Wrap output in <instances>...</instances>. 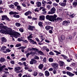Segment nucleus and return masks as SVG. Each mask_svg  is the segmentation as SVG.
I'll return each mask as SVG.
<instances>
[{"instance_id": "obj_1", "label": "nucleus", "mask_w": 77, "mask_h": 77, "mask_svg": "<svg viewBox=\"0 0 77 77\" xmlns=\"http://www.w3.org/2000/svg\"><path fill=\"white\" fill-rule=\"evenodd\" d=\"M2 29H2L1 30V32L3 33L5 32L8 34H9L10 35L11 37H12V36H13L15 38H17L18 36H20V34L17 32L15 31H12V30H8L7 29H8V28L6 26H4Z\"/></svg>"}, {"instance_id": "obj_2", "label": "nucleus", "mask_w": 77, "mask_h": 77, "mask_svg": "<svg viewBox=\"0 0 77 77\" xmlns=\"http://www.w3.org/2000/svg\"><path fill=\"white\" fill-rule=\"evenodd\" d=\"M57 16L55 14H54V15L53 22H55V23H56V22H60V21H62V18L60 17L57 18Z\"/></svg>"}, {"instance_id": "obj_3", "label": "nucleus", "mask_w": 77, "mask_h": 77, "mask_svg": "<svg viewBox=\"0 0 77 77\" xmlns=\"http://www.w3.org/2000/svg\"><path fill=\"white\" fill-rule=\"evenodd\" d=\"M19 14V13H17L15 11H11L9 13L10 15H14L13 16V17L16 18H19L20 17V15H17V14Z\"/></svg>"}, {"instance_id": "obj_4", "label": "nucleus", "mask_w": 77, "mask_h": 77, "mask_svg": "<svg viewBox=\"0 0 77 77\" xmlns=\"http://www.w3.org/2000/svg\"><path fill=\"white\" fill-rule=\"evenodd\" d=\"M46 18L47 20H48L51 21H53V19L54 18V15L53 16H49L48 15L46 17Z\"/></svg>"}, {"instance_id": "obj_5", "label": "nucleus", "mask_w": 77, "mask_h": 77, "mask_svg": "<svg viewBox=\"0 0 77 77\" xmlns=\"http://www.w3.org/2000/svg\"><path fill=\"white\" fill-rule=\"evenodd\" d=\"M21 69V67H16L14 68V71L16 72L17 74H18V73H20V71H19Z\"/></svg>"}, {"instance_id": "obj_6", "label": "nucleus", "mask_w": 77, "mask_h": 77, "mask_svg": "<svg viewBox=\"0 0 77 77\" xmlns=\"http://www.w3.org/2000/svg\"><path fill=\"white\" fill-rule=\"evenodd\" d=\"M51 65L53 68H55V69H57L59 67V64L56 63H52L51 64Z\"/></svg>"}, {"instance_id": "obj_7", "label": "nucleus", "mask_w": 77, "mask_h": 77, "mask_svg": "<svg viewBox=\"0 0 77 77\" xmlns=\"http://www.w3.org/2000/svg\"><path fill=\"white\" fill-rule=\"evenodd\" d=\"M29 63L31 65H33V64H35L36 63H37V61L36 60L34 59H31Z\"/></svg>"}, {"instance_id": "obj_8", "label": "nucleus", "mask_w": 77, "mask_h": 77, "mask_svg": "<svg viewBox=\"0 0 77 77\" xmlns=\"http://www.w3.org/2000/svg\"><path fill=\"white\" fill-rule=\"evenodd\" d=\"M70 23V22L69 20H68L67 21H64L63 22L62 24L63 25H64V26H68Z\"/></svg>"}, {"instance_id": "obj_9", "label": "nucleus", "mask_w": 77, "mask_h": 77, "mask_svg": "<svg viewBox=\"0 0 77 77\" xmlns=\"http://www.w3.org/2000/svg\"><path fill=\"white\" fill-rule=\"evenodd\" d=\"M1 44H3L4 42H6L7 41V40L6 38L4 37H2L1 38Z\"/></svg>"}, {"instance_id": "obj_10", "label": "nucleus", "mask_w": 77, "mask_h": 77, "mask_svg": "<svg viewBox=\"0 0 77 77\" xmlns=\"http://www.w3.org/2000/svg\"><path fill=\"white\" fill-rule=\"evenodd\" d=\"M25 48H26V46H21L18 48L19 50H21V51L22 53L24 52V49H25Z\"/></svg>"}, {"instance_id": "obj_11", "label": "nucleus", "mask_w": 77, "mask_h": 77, "mask_svg": "<svg viewBox=\"0 0 77 77\" xmlns=\"http://www.w3.org/2000/svg\"><path fill=\"white\" fill-rule=\"evenodd\" d=\"M66 74L68 75H69V77H72V76H74V74L72 73L69 72H66Z\"/></svg>"}, {"instance_id": "obj_12", "label": "nucleus", "mask_w": 77, "mask_h": 77, "mask_svg": "<svg viewBox=\"0 0 77 77\" xmlns=\"http://www.w3.org/2000/svg\"><path fill=\"white\" fill-rule=\"evenodd\" d=\"M45 20V16L41 15L39 16V20L40 21L44 20Z\"/></svg>"}, {"instance_id": "obj_13", "label": "nucleus", "mask_w": 77, "mask_h": 77, "mask_svg": "<svg viewBox=\"0 0 77 77\" xmlns=\"http://www.w3.org/2000/svg\"><path fill=\"white\" fill-rule=\"evenodd\" d=\"M60 66H63L64 65L65 63L63 61H60L58 62Z\"/></svg>"}, {"instance_id": "obj_14", "label": "nucleus", "mask_w": 77, "mask_h": 77, "mask_svg": "<svg viewBox=\"0 0 77 77\" xmlns=\"http://www.w3.org/2000/svg\"><path fill=\"white\" fill-rule=\"evenodd\" d=\"M45 74L46 77H48L50 75V73L48 71L46 70L45 71Z\"/></svg>"}, {"instance_id": "obj_15", "label": "nucleus", "mask_w": 77, "mask_h": 77, "mask_svg": "<svg viewBox=\"0 0 77 77\" xmlns=\"http://www.w3.org/2000/svg\"><path fill=\"white\" fill-rule=\"evenodd\" d=\"M43 67H44V65L43 64H40L38 66V69H41V70L42 69Z\"/></svg>"}, {"instance_id": "obj_16", "label": "nucleus", "mask_w": 77, "mask_h": 77, "mask_svg": "<svg viewBox=\"0 0 77 77\" xmlns=\"http://www.w3.org/2000/svg\"><path fill=\"white\" fill-rule=\"evenodd\" d=\"M6 62V59L2 57L0 59V63H2V62Z\"/></svg>"}, {"instance_id": "obj_17", "label": "nucleus", "mask_w": 77, "mask_h": 77, "mask_svg": "<svg viewBox=\"0 0 77 77\" xmlns=\"http://www.w3.org/2000/svg\"><path fill=\"white\" fill-rule=\"evenodd\" d=\"M51 11L52 14H54L56 12V8L54 7L52 8L51 10Z\"/></svg>"}, {"instance_id": "obj_18", "label": "nucleus", "mask_w": 77, "mask_h": 77, "mask_svg": "<svg viewBox=\"0 0 77 77\" xmlns=\"http://www.w3.org/2000/svg\"><path fill=\"white\" fill-rule=\"evenodd\" d=\"M35 27L34 26H32L30 25L28 26V29L30 30H33L34 29Z\"/></svg>"}, {"instance_id": "obj_19", "label": "nucleus", "mask_w": 77, "mask_h": 77, "mask_svg": "<svg viewBox=\"0 0 77 77\" xmlns=\"http://www.w3.org/2000/svg\"><path fill=\"white\" fill-rule=\"evenodd\" d=\"M59 5L61 6H65L66 5V4L64 2H60L59 3Z\"/></svg>"}, {"instance_id": "obj_20", "label": "nucleus", "mask_w": 77, "mask_h": 77, "mask_svg": "<svg viewBox=\"0 0 77 77\" xmlns=\"http://www.w3.org/2000/svg\"><path fill=\"white\" fill-rule=\"evenodd\" d=\"M29 14H32V12L30 11H28V12H26L24 14L26 16H28Z\"/></svg>"}, {"instance_id": "obj_21", "label": "nucleus", "mask_w": 77, "mask_h": 77, "mask_svg": "<svg viewBox=\"0 0 77 77\" xmlns=\"http://www.w3.org/2000/svg\"><path fill=\"white\" fill-rule=\"evenodd\" d=\"M36 6L37 7H40L42 5L41 2H37L36 3Z\"/></svg>"}, {"instance_id": "obj_22", "label": "nucleus", "mask_w": 77, "mask_h": 77, "mask_svg": "<svg viewBox=\"0 0 77 77\" xmlns=\"http://www.w3.org/2000/svg\"><path fill=\"white\" fill-rule=\"evenodd\" d=\"M33 51H35V52L38 53V52L39 51V49L36 48H33Z\"/></svg>"}, {"instance_id": "obj_23", "label": "nucleus", "mask_w": 77, "mask_h": 77, "mask_svg": "<svg viewBox=\"0 0 77 77\" xmlns=\"http://www.w3.org/2000/svg\"><path fill=\"white\" fill-rule=\"evenodd\" d=\"M6 66L5 65L2 66V65L0 64V68L1 69H4L5 68Z\"/></svg>"}, {"instance_id": "obj_24", "label": "nucleus", "mask_w": 77, "mask_h": 77, "mask_svg": "<svg viewBox=\"0 0 77 77\" xmlns=\"http://www.w3.org/2000/svg\"><path fill=\"white\" fill-rule=\"evenodd\" d=\"M7 17V16H6V15L3 16L2 17V21L5 20V19H6V18Z\"/></svg>"}, {"instance_id": "obj_25", "label": "nucleus", "mask_w": 77, "mask_h": 77, "mask_svg": "<svg viewBox=\"0 0 77 77\" xmlns=\"http://www.w3.org/2000/svg\"><path fill=\"white\" fill-rule=\"evenodd\" d=\"M33 51V48H29L27 49V50L26 51V52H29V51Z\"/></svg>"}, {"instance_id": "obj_26", "label": "nucleus", "mask_w": 77, "mask_h": 77, "mask_svg": "<svg viewBox=\"0 0 77 77\" xmlns=\"http://www.w3.org/2000/svg\"><path fill=\"white\" fill-rule=\"evenodd\" d=\"M15 26L17 27H20V26H21V23L17 22L15 23Z\"/></svg>"}, {"instance_id": "obj_27", "label": "nucleus", "mask_w": 77, "mask_h": 77, "mask_svg": "<svg viewBox=\"0 0 77 77\" xmlns=\"http://www.w3.org/2000/svg\"><path fill=\"white\" fill-rule=\"evenodd\" d=\"M6 49V47L3 46L2 47L1 49L2 50V51H3V50H5Z\"/></svg>"}, {"instance_id": "obj_28", "label": "nucleus", "mask_w": 77, "mask_h": 77, "mask_svg": "<svg viewBox=\"0 0 77 77\" xmlns=\"http://www.w3.org/2000/svg\"><path fill=\"white\" fill-rule=\"evenodd\" d=\"M38 53L39 54H41V55H43V56H44V54L43 52L41 51H38Z\"/></svg>"}, {"instance_id": "obj_29", "label": "nucleus", "mask_w": 77, "mask_h": 77, "mask_svg": "<svg viewBox=\"0 0 77 77\" xmlns=\"http://www.w3.org/2000/svg\"><path fill=\"white\" fill-rule=\"evenodd\" d=\"M38 25L40 27H43V25H42V23L41 22H39L38 23Z\"/></svg>"}, {"instance_id": "obj_30", "label": "nucleus", "mask_w": 77, "mask_h": 77, "mask_svg": "<svg viewBox=\"0 0 77 77\" xmlns=\"http://www.w3.org/2000/svg\"><path fill=\"white\" fill-rule=\"evenodd\" d=\"M72 5L74 7H75V6L77 5V2H73L72 3Z\"/></svg>"}, {"instance_id": "obj_31", "label": "nucleus", "mask_w": 77, "mask_h": 77, "mask_svg": "<svg viewBox=\"0 0 77 77\" xmlns=\"http://www.w3.org/2000/svg\"><path fill=\"white\" fill-rule=\"evenodd\" d=\"M48 60L50 62H53L54 60L51 58H50Z\"/></svg>"}, {"instance_id": "obj_32", "label": "nucleus", "mask_w": 77, "mask_h": 77, "mask_svg": "<svg viewBox=\"0 0 77 77\" xmlns=\"http://www.w3.org/2000/svg\"><path fill=\"white\" fill-rule=\"evenodd\" d=\"M52 72L54 74H57V70L56 69H54Z\"/></svg>"}, {"instance_id": "obj_33", "label": "nucleus", "mask_w": 77, "mask_h": 77, "mask_svg": "<svg viewBox=\"0 0 77 77\" xmlns=\"http://www.w3.org/2000/svg\"><path fill=\"white\" fill-rule=\"evenodd\" d=\"M19 30L21 32H24V29L22 28H20L19 29Z\"/></svg>"}, {"instance_id": "obj_34", "label": "nucleus", "mask_w": 77, "mask_h": 77, "mask_svg": "<svg viewBox=\"0 0 77 77\" xmlns=\"http://www.w3.org/2000/svg\"><path fill=\"white\" fill-rule=\"evenodd\" d=\"M62 56H63L64 59H67L68 57L66 56H65L64 55H61Z\"/></svg>"}, {"instance_id": "obj_35", "label": "nucleus", "mask_w": 77, "mask_h": 77, "mask_svg": "<svg viewBox=\"0 0 77 77\" xmlns=\"http://www.w3.org/2000/svg\"><path fill=\"white\" fill-rule=\"evenodd\" d=\"M31 54V52H29L27 53L26 54V56L27 58H28L29 57V56H30Z\"/></svg>"}, {"instance_id": "obj_36", "label": "nucleus", "mask_w": 77, "mask_h": 77, "mask_svg": "<svg viewBox=\"0 0 77 77\" xmlns=\"http://www.w3.org/2000/svg\"><path fill=\"white\" fill-rule=\"evenodd\" d=\"M66 69H67L69 71H71V69H72L71 67L69 66L67 67Z\"/></svg>"}, {"instance_id": "obj_37", "label": "nucleus", "mask_w": 77, "mask_h": 77, "mask_svg": "<svg viewBox=\"0 0 77 77\" xmlns=\"http://www.w3.org/2000/svg\"><path fill=\"white\" fill-rule=\"evenodd\" d=\"M32 20H33V21H36V20H38V18H35V17H32Z\"/></svg>"}, {"instance_id": "obj_38", "label": "nucleus", "mask_w": 77, "mask_h": 77, "mask_svg": "<svg viewBox=\"0 0 77 77\" xmlns=\"http://www.w3.org/2000/svg\"><path fill=\"white\" fill-rule=\"evenodd\" d=\"M45 29H51V26H47L45 27Z\"/></svg>"}, {"instance_id": "obj_39", "label": "nucleus", "mask_w": 77, "mask_h": 77, "mask_svg": "<svg viewBox=\"0 0 77 77\" xmlns=\"http://www.w3.org/2000/svg\"><path fill=\"white\" fill-rule=\"evenodd\" d=\"M28 39V41H29L30 42H31V43H32L34 41L33 40H32V39L31 38H30Z\"/></svg>"}, {"instance_id": "obj_40", "label": "nucleus", "mask_w": 77, "mask_h": 77, "mask_svg": "<svg viewBox=\"0 0 77 77\" xmlns=\"http://www.w3.org/2000/svg\"><path fill=\"white\" fill-rule=\"evenodd\" d=\"M34 76H36L38 75V73L36 72H34V73L33 74Z\"/></svg>"}, {"instance_id": "obj_41", "label": "nucleus", "mask_w": 77, "mask_h": 77, "mask_svg": "<svg viewBox=\"0 0 77 77\" xmlns=\"http://www.w3.org/2000/svg\"><path fill=\"white\" fill-rule=\"evenodd\" d=\"M53 5L54 6H58V4L54 2L53 3Z\"/></svg>"}, {"instance_id": "obj_42", "label": "nucleus", "mask_w": 77, "mask_h": 77, "mask_svg": "<svg viewBox=\"0 0 77 77\" xmlns=\"http://www.w3.org/2000/svg\"><path fill=\"white\" fill-rule=\"evenodd\" d=\"M10 8H15V6H14V5H10Z\"/></svg>"}, {"instance_id": "obj_43", "label": "nucleus", "mask_w": 77, "mask_h": 77, "mask_svg": "<svg viewBox=\"0 0 77 77\" xmlns=\"http://www.w3.org/2000/svg\"><path fill=\"white\" fill-rule=\"evenodd\" d=\"M43 61L44 62H45V63L47 61V58L45 57L44 58L43 60Z\"/></svg>"}, {"instance_id": "obj_44", "label": "nucleus", "mask_w": 77, "mask_h": 77, "mask_svg": "<svg viewBox=\"0 0 77 77\" xmlns=\"http://www.w3.org/2000/svg\"><path fill=\"white\" fill-rule=\"evenodd\" d=\"M47 48V46H44L42 47V49L43 50H46Z\"/></svg>"}, {"instance_id": "obj_45", "label": "nucleus", "mask_w": 77, "mask_h": 77, "mask_svg": "<svg viewBox=\"0 0 77 77\" xmlns=\"http://www.w3.org/2000/svg\"><path fill=\"white\" fill-rule=\"evenodd\" d=\"M10 63H11V64H13V65H14L15 64V61L14 60H11L10 61Z\"/></svg>"}, {"instance_id": "obj_46", "label": "nucleus", "mask_w": 77, "mask_h": 77, "mask_svg": "<svg viewBox=\"0 0 77 77\" xmlns=\"http://www.w3.org/2000/svg\"><path fill=\"white\" fill-rule=\"evenodd\" d=\"M54 52L55 53H57L58 54H61V53H60V52H59V51H54Z\"/></svg>"}, {"instance_id": "obj_47", "label": "nucleus", "mask_w": 77, "mask_h": 77, "mask_svg": "<svg viewBox=\"0 0 77 77\" xmlns=\"http://www.w3.org/2000/svg\"><path fill=\"white\" fill-rule=\"evenodd\" d=\"M49 55H52V56H53L54 55V53L52 51L50 52L49 53Z\"/></svg>"}, {"instance_id": "obj_48", "label": "nucleus", "mask_w": 77, "mask_h": 77, "mask_svg": "<svg viewBox=\"0 0 77 77\" xmlns=\"http://www.w3.org/2000/svg\"><path fill=\"white\" fill-rule=\"evenodd\" d=\"M33 38V36L30 35L27 37L28 39H31L30 38Z\"/></svg>"}, {"instance_id": "obj_49", "label": "nucleus", "mask_w": 77, "mask_h": 77, "mask_svg": "<svg viewBox=\"0 0 77 77\" xmlns=\"http://www.w3.org/2000/svg\"><path fill=\"white\" fill-rule=\"evenodd\" d=\"M51 6L49 5H47V8L48 9V10H50V9Z\"/></svg>"}, {"instance_id": "obj_50", "label": "nucleus", "mask_w": 77, "mask_h": 77, "mask_svg": "<svg viewBox=\"0 0 77 77\" xmlns=\"http://www.w3.org/2000/svg\"><path fill=\"white\" fill-rule=\"evenodd\" d=\"M20 46H21V44H17L16 45L15 47H20Z\"/></svg>"}, {"instance_id": "obj_51", "label": "nucleus", "mask_w": 77, "mask_h": 77, "mask_svg": "<svg viewBox=\"0 0 77 77\" xmlns=\"http://www.w3.org/2000/svg\"><path fill=\"white\" fill-rule=\"evenodd\" d=\"M47 2L44 0H43L42 1V4H46Z\"/></svg>"}, {"instance_id": "obj_52", "label": "nucleus", "mask_w": 77, "mask_h": 77, "mask_svg": "<svg viewBox=\"0 0 77 77\" xmlns=\"http://www.w3.org/2000/svg\"><path fill=\"white\" fill-rule=\"evenodd\" d=\"M17 9L18 10H20V9H21V7H20V6L18 5L17 6Z\"/></svg>"}, {"instance_id": "obj_53", "label": "nucleus", "mask_w": 77, "mask_h": 77, "mask_svg": "<svg viewBox=\"0 0 77 77\" xmlns=\"http://www.w3.org/2000/svg\"><path fill=\"white\" fill-rule=\"evenodd\" d=\"M22 41H23V42H24V43H28V41L27 40H23Z\"/></svg>"}, {"instance_id": "obj_54", "label": "nucleus", "mask_w": 77, "mask_h": 77, "mask_svg": "<svg viewBox=\"0 0 77 77\" xmlns=\"http://www.w3.org/2000/svg\"><path fill=\"white\" fill-rule=\"evenodd\" d=\"M18 3L17 2H15L14 3V5L15 6H18Z\"/></svg>"}, {"instance_id": "obj_55", "label": "nucleus", "mask_w": 77, "mask_h": 77, "mask_svg": "<svg viewBox=\"0 0 77 77\" xmlns=\"http://www.w3.org/2000/svg\"><path fill=\"white\" fill-rule=\"evenodd\" d=\"M26 60V58L23 57L21 59L22 61H25Z\"/></svg>"}, {"instance_id": "obj_56", "label": "nucleus", "mask_w": 77, "mask_h": 77, "mask_svg": "<svg viewBox=\"0 0 77 77\" xmlns=\"http://www.w3.org/2000/svg\"><path fill=\"white\" fill-rule=\"evenodd\" d=\"M39 75L40 76H44V74L43 73H41V72H40L39 73Z\"/></svg>"}, {"instance_id": "obj_57", "label": "nucleus", "mask_w": 77, "mask_h": 77, "mask_svg": "<svg viewBox=\"0 0 77 77\" xmlns=\"http://www.w3.org/2000/svg\"><path fill=\"white\" fill-rule=\"evenodd\" d=\"M18 41H19V42H20L21 41H23V40H22L21 38H18Z\"/></svg>"}, {"instance_id": "obj_58", "label": "nucleus", "mask_w": 77, "mask_h": 77, "mask_svg": "<svg viewBox=\"0 0 77 77\" xmlns=\"http://www.w3.org/2000/svg\"><path fill=\"white\" fill-rule=\"evenodd\" d=\"M47 4H49V5H51V4H52V2L51 1H49L47 2Z\"/></svg>"}, {"instance_id": "obj_59", "label": "nucleus", "mask_w": 77, "mask_h": 77, "mask_svg": "<svg viewBox=\"0 0 77 77\" xmlns=\"http://www.w3.org/2000/svg\"><path fill=\"white\" fill-rule=\"evenodd\" d=\"M18 64L21 66H23V63H21V62H19L18 63Z\"/></svg>"}, {"instance_id": "obj_60", "label": "nucleus", "mask_w": 77, "mask_h": 77, "mask_svg": "<svg viewBox=\"0 0 77 77\" xmlns=\"http://www.w3.org/2000/svg\"><path fill=\"white\" fill-rule=\"evenodd\" d=\"M61 38L62 40H63V39H65V37H64L63 35H62L61 36Z\"/></svg>"}, {"instance_id": "obj_61", "label": "nucleus", "mask_w": 77, "mask_h": 77, "mask_svg": "<svg viewBox=\"0 0 77 77\" xmlns=\"http://www.w3.org/2000/svg\"><path fill=\"white\" fill-rule=\"evenodd\" d=\"M30 3L32 4V5H34L35 2L33 1H31L30 2Z\"/></svg>"}, {"instance_id": "obj_62", "label": "nucleus", "mask_w": 77, "mask_h": 77, "mask_svg": "<svg viewBox=\"0 0 77 77\" xmlns=\"http://www.w3.org/2000/svg\"><path fill=\"white\" fill-rule=\"evenodd\" d=\"M22 5L23 7H25V8H26V4H24V3H22Z\"/></svg>"}, {"instance_id": "obj_63", "label": "nucleus", "mask_w": 77, "mask_h": 77, "mask_svg": "<svg viewBox=\"0 0 77 77\" xmlns=\"http://www.w3.org/2000/svg\"><path fill=\"white\" fill-rule=\"evenodd\" d=\"M49 71H53V68H51L49 69Z\"/></svg>"}, {"instance_id": "obj_64", "label": "nucleus", "mask_w": 77, "mask_h": 77, "mask_svg": "<svg viewBox=\"0 0 77 77\" xmlns=\"http://www.w3.org/2000/svg\"><path fill=\"white\" fill-rule=\"evenodd\" d=\"M32 44H37V43L35 42L33 40L32 43Z\"/></svg>"}]
</instances>
